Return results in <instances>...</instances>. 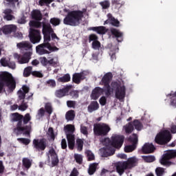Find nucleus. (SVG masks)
<instances>
[{
	"label": "nucleus",
	"instance_id": "nucleus-60",
	"mask_svg": "<svg viewBox=\"0 0 176 176\" xmlns=\"http://www.w3.org/2000/svg\"><path fill=\"white\" fill-rule=\"evenodd\" d=\"M80 133L84 135H88L89 131H87V128L85 126L81 125L80 126Z\"/></svg>",
	"mask_w": 176,
	"mask_h": 176
},
{
	"label": "nucleus",
	"instance_id": "nucleus-19",
	"mask_svg": "<svg viewBox=\"0 0 176 176\" xmlns=\"http://www.w3.org/2000/svg\"><path fill=\"white\" fill-rule=\"evenodd\" d=\"M125 165L126 166V168L128 170H131L133 167L137 166V163H138V160L135 157H129L126 161H124Z\"/></svg>",
	"mask_w": 176,
	"mask_h": 176
},
{
	"label": "nucleus",
	"instance_id": "nucleus-48",
	"mask_svg": "<svg viewBox=\"0 0 176 176\" xmlns=\"http://www.w3.org/2000/svg\"><path fill=\"white\" fill-rule=\"evenodd\" d=\"M59 162L60 160H58V155L52 157V165L53 167H55V166H58Z\"/></svg>",
	"mask_w": 176,
	"mask_h": 176
},
{
	"label": "nucleus",
	"instance_id": "nucleus-24",
	"mask_svg": "<svg viewBox=\"0 0 176 176\" xmlns=\"http://www.w3.org/2000/svg\"><path fill=\"white\" fill-rule=\"evenodd\" d=\"M16 30H17L16 25H10L5 26L3 28V32L6 35H9V34H12V32H16Z\"/></svg>",
	"mask_w": 176,
	"mask_h": 176
},
{
	"label": "nucleus",
	"instance_id": "nucleus-30",
	"mask_svg": "<svg viewBox=\"0 0 176 176\" xmlns=\"http://www.w3.org/2000/svg\"><path fill=\"white\" fill-rule=\"evenodd\" d=\"M98 166V163H92L90 164L89 169H88V174L89 175H93L96 171H97V166Z\"/></svg>",
	"mask_w": 176,
	"mask_h": 176
},
{
	"label": "nucleus",
	"instance_id": "nucleus-47",
	"mask_svg": "<svg viewBox=\"0 0 176 176\" xmlns=\"http://www.w3.org/2000/svg\"><path fill=\"white\" fill-rule=\"evenodd\" d=\"M83 140L82 139H77L76 140V144L78 151H82L83 150Z\"/></svg>",
	"mask_w": 176,
	"mask_h": 176
},
{
	"label": "nucleus",
	"instance_id": "nucleus-45",
	"mask_svg": "<svg viewBox=\"0 0 176 176\" xmlns=\"http://www.w3.org/2000/svg\"><path fill=\"white\" fill-rule=\"evenodd\" d=\"M74 159L78 164L83 163V157L80 154H74Z\"/></svg>",
	"mask_w": 176,
	"mask_h": 176
},
{
	"label": "nucleus",
	"instance_id": "nucleus-64",
	"mask_svg": "<svg viewBox=\"0 0 176 176\" xmlns=\"http://www.w3.org/2000/svg\"><path fill=\"white\" fill-rule=\"evenodd\" d=\"M99 102H100V105H102V107H104V105H106V104H107V98L105 96H102L99 99Z\"/></svg>",
	"mask_w": 176,
	"mask_h": 176
},
{
	"label": "nucleus",
	"instance_id": "nucleus-7",
	"mask_svg": "<svg viewBox=\"0 0 176 176\" xmlns=\"http://www.w3.org/2000/svg\"><path fill=\"white\" fill-rule=\"evenodd\" d=\"M171 138H173L171 133L168 130H165L160 132L156 135L155 141L159 145H166V144H168L171 141Z\"/></svg>",
	"mask_w": 176,
	"mask_h": 176
},
{
	"label": "nucleus",
	"instance_id": "nucleus-29",
	"mask_svg": "<svg viewBox=\"0 0 176 176\" xmlns=\"http://www.w3.org/2000/svg\"><path fill=\"white\" fill-rule=\"evenodd\" d=\"M65 119L67 122H72L75 119V111H68L65 114Z\"/></svg>",
	"mask_w": 176,
	"mask_h": 176
},
{
	"label": "nucleus",
	"instance_id": "nucleus-15",
	"mask_svg": "<svg viewBox=\"0 0 176 176\" xmlns=\"http://www.w3.org/2000/svg\"><path fill=\"white\" fill-rule=\"evenodd\" d=\"M16 47L20 50H25L26 52H31L32 53V44L30 41H22L16 44Z\"/></svg>",
	"mask_w": 176,
	"mask_h": 176
},
{
	"label": "nucleus",
	"instance_id": "nucleus-34",
	"mask_svg": "<svg viewBox=\"0 0 176 176\" xmlns=\"http://www.w3.org/2000/svg\"><path fill=\"white\" fill-rule=\"evenodd\" d=\"M57 80L61 83H67V82H69L71 80V76L69 74H66L63 76L59 77Z\"/></svg>",
	"mask_w": 176,
	"mask_h": 176
},
{
	"label": "nucleus",
	"instance_id": "nucleus-16",
	"mask_svg": "<svg viewBox=\"0 0 176 176\" xmlns=\"http://www.w3.org/2000/svg\"><path fill=\"white\" fill-rule=\"evenodd\" d=\"M156 151V147L152 143H145L142 147V152L144 155L153 153Z\"/></svg>",
	"mask_w": 176,
	"mask_h": 176
},
{
	"label": "nucleus",
	"instance_id": "nucleus-50",
	"mask_svg": "<svg viewBox=\"0 0 176 176\" xmlns=\"http://www.w3.org/2000/svg\"><path fill=\"white\" fill-rule=\"evenodd\" d=\"M52 33H43L44 36V43H49L50 41H52V38L50 37Z\"/></svg>",
	"mask_w": 176,
	"mask_h": 176
},
{
	"label": "nucleus",
	"instance_id": "nucleus-39",
	"mask_svg": "<svg viewBox=\"0 0 176 176\" xmlns=\"http://www.w3.org/2000/svg\"><path fill=\"white\" fill-rule=\"evenodd\" d=\"M137 148V146L135 144H131V145H127L125 146L124 147V152L126 153H130V152H133V151H135Z\"/></svg>",
	"mask_w": 176,
	"mask_h": 176
},
{
	"label": "nucleus",
	"instance_id": "nucleus-55",
	"mask_svg": "<svg viewBox=\"0 0 176 176\" xmlns=\"http://www.w3.org/2000/svg\"><path fill=\"white\" fill-rule=\"evenodd\" d=\"M98 41V36L95 34H91L89 36V42H96Z\"/></svg>",
	"mask_w": 176,
	"mask_h": 176
},
{
	"label": "nucleus",
	"instance_id": "nucleus-46",
	"mask_svg": "<svg viewBox=\"0 0 176 176\" xmlns=\"http://www.w3.org/2000/svg\"><path fill=\"white\" fill-rule=\"evenodd\" d=\"M17 141L23 145H29L30 142H31V140L24 138H18Z\"/></svg>",
	"mask_w": 176,
	"mask_h": 176
},
{
	"label": "nucleus",
	"instance_id": "nucleus-51",
	"mask_svg": "<svg viewBox=\"0 0 176 176\" xmlns=\"http://www.w3.org/2000/svg\"><path fill=\"white\" fill-rule=\"evenodd\" d=\"M100 6H102V9H108L109 8V6H111V3L107 0L101 1L100 3Z\"/></svg>",
	"mask_w": 176,
	"mask_h": 176
},
{
	"label": "nucleus",
	"instance_id": "nucleus-5",
	"mask_svg": "<svg viewBox=\"0 0 176 176\" xmlns=\"http://www.w3.org/2000/svg\"><path fill=\"white\" fill-rule=\"evenodd\" d=\"M104 140V142H107V145H111L114 149H120L124 142V135L114 134L111 137V139L106 138Z\"/></svg>",
	"mask_w": 176,
	"mask_h": 176
},
{
	"label": "nucleus",
	"instance_id": "nucleus-62",
	"mask_svg": "<svg viewBox=\"0 0 176 176\" xmlns=\"http://www.w3.org/2000/svg\"><path fill=\"white\" fill-rule=\"evenodd\" d=\"M25 93H24L21 89L18 91L19 99L23 100V101L25 99Z\"/></svg>",
	"mask_w": 176,
	"mask_h": 176
},
{
	"label": "nucleus",
	"instance_id": "nucleus-18",
	"mask_svg": "<svg viewBox=\"0 0 176 176\" xmlns=\"http://www.w3.org/2000/svg\"><path fill=\"white\" fill-rule=\"evenodd\" d=\"M107 20L104 23V25H106V24H111L113 27H119L120 25V22L118 19H115V17L112 16V14H107Z\"/></svg>",
	"mask_w": 176,
	"mask_h": 176
},
{
	"label": "nucleus",
	"instance_id": "nucleus-49",
	"mask_svg": "<svg viewBox=\"0 0 176 176\" xmlns=\"http://www.w3.org/2000/svg\"><path fill=\"white\" fill-rule=\"evenodd\" d=\"M66 138L67 140V142H75V135L72 133H67Z\"/></svg>",
	"mask_w": 176,
	"mask_h": 176
},
{
	"label": "nucleus",
	"instance_id": "nucleus-23",
	"mask_svg": "<svg viewBox=\"0 0 176 176\" xmlns=\"http://www.w3.org/2000/svg\"><path fill=\"white\" fill-rule=\"evenodd\" d=\"M129 170L124 162H118L116 165V171L119 173V175H123L124 171Z\"/></svg>",
	"mask_w": 176,
	"mask_h": 176
},
{
	"label": "nucleus",
	"instance_id": "nucleus-4",
	"mask_svg": "<svg viewBox=\"0 0 176 176\" xmlns=\"http://www.w3.org/2000/svg\"><path fill=\"white\" fill-rule=\"evenodd\" d=\"M6 86L9 93H13L16 89V80L12 76V74L6 72L0 74V94Z\"/></svg>",
	"mask_w": 176,
	"mask_h": 176
},
{
	"label": "nucleus",
	"instance_id": "nucleus-10",
	"mask_svg": "<svg viewBox=\"0 0 176 176\" xmlns=\"http://www.w3.org/2000/svg\"><path fill=\"white\" fill-rule=\"evenodd\" d=\"M32 146L37 152H43L47 148V140L45 138L34 139Z\"/></svg>",
	"mask_w": 176,
	"mask_h": 176
},
{
	"label": "nucleus",
	"instance_id": "nucleus-58",
	"mask_svg": "<svg viewBox=\"0 0 176 176\" xmlns=\"http://www.w3.org/2000/svg\"><path fill=\"white\" fill-rule=\"evenodd\" d=\"M8 5H10L11 6H13V8L16 7V3H19V0H4Z\"/></svg>",
	"mask_w": 176,
	"mask_h": 176
},
{
	"label": "nucleus",
	"instance_id": "nucleus-52",
	"mask_svg": "<svg viewBox=\"0 0 176 176\" xmlns=\"http://www.w3.org/2000/svg\"><path fill=\"white\" fill-rule=\"evenodd\" d=\"M92 47L95 50H97L101 47V43L98 41V40H96V41H93L92 42Z\"/></svg>",
	"mask_w": 176,
	"mask_h": 176
},
{
	"label": "nucleus",
	"instance_id": "nucleus-61",
	"mask_svg": "<svg viewBox=\"0 0 176 176\" xmlns=\"http://www.w3.org/2000/svg\"><path fill=\"white\" fill-rule=\"evenodd\" d=\"M48 62L49 60H47V58H46V57H41L40 58V63L41 64H42V65H43V67H46V65H48Z\"/></svg>",
	"mask_w": 176,
	"mask_h": 176
},
{
	"label": "nucleus",
	"instance_id": "nucleus-31",
	"mask_svg": "<svg viewBox=\"0 0 176 176\" xmlns=\"http://www.w3.org/2000/svg\"><path fill=\"white\" fill-rule=\"evenodd\" d=\"M65 134H74L75 132V126L72 124H67L64 127Z\"/></svg>",
	"mask_w": 176,
	"mask_h": 176
},
{
	"label": "nucleus",
	"instance_id": "nucleus-28",
	"mask_svg": "<svg viewBox=\"0 0 176 176\" xmlns=\"http://www.w3.org/2000/svg\"><path fill=\"white\" fill-rule=\"evenodd\" d=\"M22 164L25 168L28 170L29 168H31V166H32V160H30V158L28 157H24L22 160Z\"/></svg>",
	"mask_w": 176,
	"mask_h": 176
},
{
	"label": "nucleus",
	"instance_id": "nucleus-2",
	"mask_svg": "<svg viewBox=\"0 0 176 176\" xmlns=\"http://www.w3.org/2000/svg\"><path fill=\"white\" fill-rule=\"evenodd\" d=\"M87 8H82V10H74L69 11L63 19V24L71 27H78L87 13Z\"/></svg>",
	"mask_w": 176,
	"mask_h": 176
},
{
	"label": "nucleus",
	"instance_id": "nucleus-6",
	"mask_svg": "<svg viewBox=\"0 0 176 176\" xmlns=\"http://www.w3.org/2000/svg\"><path fill=\"white\" fill-rule=\"evenodd\" d=\"M111 131V126L108 124L98 123L94 124V134L97 137H105Z\"/></svg>",
	"mask_w": 176,
	"mask_h": 176
},
{
	"label": "nucleus",
	"instance_id": "nucleus-14",
	"mask_svg": "<svg viewBox=\"0 0 176 176\" xmlns=\"http://www.w3.org/2000/svg\"><path fill=\"white\" fill-rule=\"evenodd\" d=\"M104 93L105 96H107V91L105 90V88L96 87L92 90L91 98V100H98V98H100V96L102 94H104Z\"/></svg>",
	"mask_w": 176,
	"mask_h": 176
},
{
	"label": "nucleus",
	"instance_id": "nucleus-9",
	"mask_svg": "<svg viewBox=\"0 0 176 176\" xmlns=\"http://www.w3.org/2000/svg\"><path fill=\"white\" fill-rule=\"evenodd\" d=\"M48 49L49 51H47ZM57 49V47H52L50 43H43L36 47V52L39 56H43V54H50V52H54Z\"/></svg>",
	"mask_w": 176,
	"mask_h": 176
},
{
	"label": "nucleus",
	"instance_id": "nucleus-17",
	"mask_svg": "<svg viewBox=\"0 0 176 176\" xmlns=\"http://www.w3.org/2000/svg\"><path fill=\"white\" fill-rule=\"evenodd\" d=\"M85 79H86L85 72H81L80 73H75L73 74L72 81L76 85H79L81 80H85Z\"/></svg>",
	"mask_w": 176,
	"mask_h": 176
},
{
	"label": "nucleus",
	"instance_id": "nucleus-41",
	"mask_svg": "<svg viewBox=\"0 0 176 176\" xmlns=\"http://www.w3.org/2000/svg\"><path fill=\"white\" fill-rule=\"evenodd\" d=\"M85 154L87 155L88 162H91L94 160V159H96V157H94V154L90 150H87L85 151Z\"/></svg>",
	"mask_w": 176,
	"mask_h": 176
},
{
	"label": "nucleus",
	"instance_id": "nucleus-12",
	"mask_svg": "<svg viewBox=\"0 0 176 176\" xmlns=\"http://www.w3.org/2000/svg\"><path fill=\"white\" fill-rule=\"evenodd\" d=\"M103 145L105 146L103 148L100 150L102 157H108V156H112V155H115V152L116 149L111 147V145H108V142H105V140H102Z\"/></svg>",
	"mask_w": 176,
	"mask_h": 176
},
{
	"label": "nucleus",
	"instance_id": "nucleus-32",
	"mask_svg": "<svg viewBox=\"0 0 176 176\" xmlns=\"http://www.w3.org/2000/svg\"><path fill=\"white\" fill-rule=\"evenodd\" d=\"M128 141L131 142L133 145L137 146V144H138V135L133 133L132 135L128 138Z\"/></svg>",
	"mask_w": 176,
	"mask_h": 176
},
{
	"label": "nucleus",
	"instance_id": "nucleus-59",
	"mask_svg": "<svg viewBox=\"0 0 176 176\" xmlns=\"http://www.w3.org/2000/svg\"><path fill=\"white\" fill-rule=\"evenodd\" d=\"M32 75L34 78H43V74L38 71L32 72Z\"/></svg>",
	"mask_w": 176,
	"mask_h": 176
},
{
	"label": "nucleus",
	"instance_id": "nucleus-44",
	"mask_svg": "<svg viewBox=\"0 0 176 176\" xmlns=\"http://www.w3.org/2000/svg\"><path fill=\"white\" fill-rule=\"evenodd\" d=\"M45 109L47 113H48V115L53 113V107H52L51 103H46L45 105Z\"/></svg>",
	"mask_w": 176,
	"mask_h": 176
},
{
	"label": "nucleus",
	"instance_id": "nucleus-42",
	"mask_svg": "<svg viewBox=\"0 0 176 176\" xmlns=\"http://www.w3.org/2000/svg\"><path fill=\"white\" fill-rule=\"evenodd\" d=\"M45 85L48 87H52V89H54V87H56V86H57V84L56 83V80H54L53 79H50V80H47L45 82Z\"/></svg>",
	"mask_w": 176,
	"mask_h": 176
},
{
	"label": "nucleus",
	"instance_id": "nucleus-26",
	"mask_svg": "<svg viewBox=\"0 0 176 176\" xmlns=\"http://www.w3.org/2000/svg\"><path fill=\"white\" fill-rule=\"evenodd\" d=\"M100 108V104L98 101H92L90 104L88 106V112L91 113V112H94V111H97Z\"/></svg>",
	"mask_w": 176,
	"mask_h": 176
},
{
	"label": "nucleus",
	"instance_id": "nucleus-53",
	"mask_svg": "<svg viewBox=\"0 0 176 176\" xmlns=\"http://www.w3.org/2000/svg\"><path fill=\"white\" fill-rule=\"evenodd\" d=\"M54 0H39L38 3L40 6H45V5H50Z\"/></svg>",
	"mask_w": 176,
	"mask_h": 176
},
{
	"label": "nucleus",
	"instance_id": "nucleus-40",
	"mask_svg": "<svg viewBox=\"0 0 176 176\" xmlns=\"http://www.w3.org/2000/svg\"><path fill=\"white\" fill-rule=\"evenodd\" d=\"M30 25L34 28H41L42 27V22H39V21H31Z\"/></svg>",
	"mask_w": 176,
	"mask_h": 176
},
{
	"label": "nucleus",
	"instance_id": "nucleus-11",
	"mask_svg": "<svg viewBox=\"0 0 176 176\" xmlns=\"http://www.w3.org/2000/svg\"><path fill=\"white\" fill-rule=\"evenodd\" d=\"M29 38L31 43H33V45L39 43L42 39V36H41V30L31 28L29 32Z\"/></svg>",
	"mask_w": 176,
	"mask_h": 176
},
{
	"label": "nucleus",
	"instance_id": "nucleus-1",
	"mask_svg": "<svg viewBox=\"0 0 176 176\" xmlns=\"http://www.w3.org/2000/svg\"><path fill=\"white\" fill-rule=\"evenodd\" d=\"M113 78V76L111 72L106 73L101 79L100 85L105 89L106 97H109L115 91L116 98L122 101L126 97V87L120 82L113 81L111 82Z\"/></svg>",
	"mask_w": 176,
	"mask_h": 176
},
{
	"label": "nucleus",
	"instance_id": "nucleus-8",
	"mask_svg": "<svg viewBox=\"0 0 176 176\" xmlns=\"http://www.w3.org/2000/svg\"><path fill=\"white\" fill-rule=\"evenodd\" d=\"M176 157V150L168 151L166 153L162 155L160 160V164L166 167H170L173 164V162L170 160L171 159H175Z\"/></svg>",
	"mask_w": 176,
	"mask_h": 176
},
{
	"label": "nucleus",
	"instance_id": "nucleus-21",
	"mask_svg": "<svg viewBox=\"0 0 176 176\" xmlns=\"http://www.w3.org/2000/svg\"><path fill=\"white\" fill-rule=\"evenodd\" d=\"M90 31H94L97 32L99 35H105L108 32V29L105 26H97L89 28Z\"/></svg>",
	"mask_w": 176,
	"mask_h": 176
},
{
	"label": "nucleus",
	"instance_id": "nucleus-54",
	"mask_svg": "<svg viewBox=\"0 0 176 176\" xmlns=\"http://www.w3.org/2000/svg\"><path fill=\"white\" fill-rule=\"evenodd\" d=\"M157 176H163L164 175V168L158 167L155 169Z\"/></svg>",
	"mask_w": 176,
	"mask_h": 176
},
{
	"label": "nucleus",
	"instance_id": "nucleus-27",
	"mask_svg": "<svg viewBox=\"0 0 176 176\" xmlns=\"http://www.w3.org/2000/svg\"><path fill=\"white\" fill-rule=\"evenodd\" d=\"M54 32L50 23H43V34H52Z\"/></svg>",
	"mask_w": 176,
	"mask_h": 176
},
{
	"label": "nucleus",
	"instance_id": "nucleus-22",
	"mask_svg": "<svg viewBox=\"0 0 176 176\" xmlns=\"http://www.w3.org/2000/svg\"><path fill=\"white\" fill-rule=\"evenodd\" d=\"M111 35L116 38L118 42H122L123 41V32H120L119 30L111 28L110 30Z\"/></svg>",
	"mask_w": 176,
	"mask_h": 176
},
{
	"label": "nucleus",
	"instance_id": "nucleus-20",
	"mask_svg": "<svg viewBox=\"0 0 176 176\" xmlns=\"http://www.w3.org/2000/svg\"><path fill=\"white\" fill-rule=\"evenodd\" d=\"M71 87H66L63 89H58L55 91V96L57 98H63V97H65L67 94H68Z\"/></svg>",
	"mask_w": 176,
	"mask_h": 176
},
{
	"label": "nucleus",
	"instance_id": "nucleus-25",
	"mask_svg": "<svg viewBox=\"0 0 176 176\" xmlns=\"http://www.w3.org/2000/svg\"><path fill=\"white\" fill-rule=\"evenodd\" d=\"M42 13L39 10H34L32 12V19L36 21H41L42 20Z\"/></svg>",
	"mask_w": 176,
	"mask_h": 176
},
{
	"label": "nucleus",
	"instance_id": "nucleus-37",
	"mask_svg": "<svg viewBox=\"0 0 176 176\" xmlns=\"http://www.w3.org/2000/svg\"><path fill=\"white\" fill-rule=\"evenodd\" d=\"M30 75H32V67L28 66L23 70L24 78H28Z\"/></svg>",
	"mask_w": 176,
	"mask_h": 176
},
{
	"label": "nucleus",
	"instance_id": "nucleus-13",
	"mask_svg": "<svg viewBox=\"0 0 176 176\" xmlns=\"http://www.w3.org/2000/svg\"><path fill=\"white\" fill-rule=\"evenodd\" d=\"M31 56H32V52H25L22 57L20 56L18 54H14V58H17L19 64H27L31 60Z\"/></svg>",
	"mask_w": 176,
	"mask_h": 176
},
{
	"label": "nucleus",
	"instance_id": "nucleus-43",
	"mask_svg": "<svg viewBox=\"0 0 176 176\" xmlns=\"http://www.w3.org/2000/svg\"><path fill=\"white\" fill-rule=\"evenodd\" d=\"M27 109H28V104L25 100H23L22 103L19 106V110L24 112Z\"/></svg>",
	"mask_w": 176,
	"mask_h": 176
},
{
	"label": "nucleus",
	"instance_id": "nucleus-38",
	"mask_svg": "<svg viewBox=\"0 0 176 176\" xmlns=\"http://www.w3.org/2000/svg\"><path fill=\"white\" fill-rule=\"evenodd\" d=\"M50 23L54 27H57V25H60V24H61V19L56 17H54L50 20Z\"/></svg>",
	"mask_w": 176,
	"mask_h": 176
},
{
	"label": "nucleus",
	"instance_id": "nucleus-36",
	"mask_svg": "<svg viewBox=\"0 0 176 176\" xmlns=\"http://www.w3.org/2000/svg\"><path fill=\"white\" fill-rule=\"evenodd\" d=\"M125 132L126 134H131L133 131H134V126L133 125V122H131L128 123L125 126Z\"/></svg>",
	"mask_w": 176,
	"mask_h": 176
},
{
	"label": "nucleus",
	"instance_id": "nucleus-3",
	"mask_svg": "<svg viewBox=\"0 0 176 176\" xmlns=\"http://www.w3.org/2000/svg\"><path fill=\"white\" fill-rule=\"evenodd\" d=\"M10 120L12 123H16V128L14 129V131H17L18 133L23 132L24 130L30 129V126L25 124H28L29 122H31V115L30 113H27L25 116L20 114L19 113H12L10 116Z\"/></svg>",
	"mask_w": 176,
	"mask_h": 176
},
{
	"label": "nucleus",
	"instance_id": "nucleus-57",
	"mask_svg": "<svg viewBox=\"0 0 176 176\" xmlns=\"http://www.w3.org/2000/svg\"><path fill=\"white\" fill-rule=\"evenodd\" d=\"M69 94L72 98H79V91L78 90H73L70 91Z\"/></svg>",
	"mask_w": 176,
	"mask_h": 176
},
{
	"label": "nucleus",
	"instance_id": "nucleus-63",
	"mask_svg": "<svg viewBox=\"0 0 176 176\" xmlns=\"http://www.w3.org/2000/svg\"><path fill=\"white\" fill-rule=\"evenodd\" d=\"M48 134L51 137L52 140H54L56 138V136L54 135V130L53 128L50 127L48 129Z\"/></svg>",
	"mask_w": 176,
	"mask_h": 176
},
{
	"label": "nucleus",
	"instance_id": "nucleus-33",
	"mask_svg": "<svg viewBox=\"0 0 176 176\" xmlns=\"http://www.w3.org/2000/svg\"><path fill=\"white\" fill-rule=\"evenodd\" d=\"M132 124L138 131H141V130H142L143 125L140 120H135L132 122Z\"/></svg>",
	"mask_w": 176,
	"mask_h": 176
},
{
	"label": "nucleus",
	"instance_id": "nucleus-56",
	"mask_svg": "<svg viewBox=\"0 0 176 176\" xmlns=\"http://www.w3.org/2000/svg\"><path fill=\"white\" fill-rule=\"evenodd\" d=\"M67 105L68 108L75 109V107H76V101H75V100H67Z\"/></svg>",
	"mask_w": 176,
	"mask_h": 176
},
{
	"label": "nucleus",
	"instance_id": "nucleus-35",
	"mask_svg": "<svg viewBox=\"0 0 176 176\" xmlns=\"http://www.w3.org/2000/svg\"><path fill=\"white\" fill-rule=\"evenodd\" d=\"M142 158L146 163H153L156 160V157L154 155H143Z\"/></svg>",
	"mask_w": 176,
	"mask_h": 176
}]
</instances>
